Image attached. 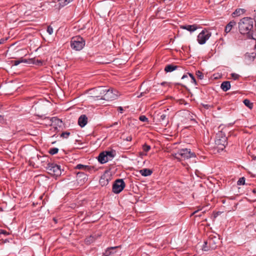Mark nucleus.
Masks as SVG:
<instances>
[{"label":"nucleus","mask_w":256,"mask_h":256,"mask_svg":"<svg viewBox=\"0 0 256 256\" xmlns=\"http://www.w3.org/2000/svg\"><path fill=\"white\" fill-rule=\"evenodd\" d=\"M253 19L246 17L241 19L238 22V30L242 34H246L249 38L255 40L253 36Z\"/></svg>","instance_id":"nucleus-1"},{"label":"nucleus","mask_w":256,"mask_h":256,"mask_svg":"<svg viewBox=\"0 0 256 256\" xmlns=\"http://www.w3.org/2000/svg\"><path fill=\"white\" fill-rule=\"evenodd\" d=\"M220 239L216 236L210 235L208 240L204 242L202 246V250L208 251L210 250H214L218 246Z\"/></svg>","instance_id":"nucleus-2"},{"label":"nucleus","mask_w":256,"mask_h":256,"mask_svg":"<svg viewBox=\"0 0 256 256\" xmlns=\"http://www.w3.org/2000/svg\"><path fill=\"white\" fill-rule=\"evenodd\" d=\"M85 45V40L80 36H74L70 40L71 48L76 50H81Z\"/></svg>","instance_id":"nucleus-3"},{"label":"nucleus","mask_w":256,"mask_h":256,"mask_svg":"<svg viewBox=\"0 0 256 256\" xmlns=\"http://www.w3.org/2000/svg\"><path fill=\"white\" fill-rule=\"evenodd\" d=\"M115 154L113 151H104L100 153L98 156V162L104 164L111 160L114 156Z\"/></svg>","instance_id":"nucleus-4"},{"label":"nucleus","mask_w":256,"mask_h":256,"mask_svg":"<svg viewBox=\"0 0 256 256\" xmlns=\"http://www.w3.org/2000/svg\"><path fill=\"white\" fill-rule=\"evenodd\" d=\"M48 172L56 176H58L62 174L60 166L54 163H48L46 167Z\"/></svg>","instance_id":"nucleus-5"},{"label":"nucleus","mask_w":256,"mask_h":256,"mask_svg":"<svg viewBox=\"0 0 256 256\" xmlns=\"http://www.w3.org/2000/svg\"><path fill=\"white\" fill-rule=\"evenodd\" d=\"M104 93L103 94V98H102L101 99L109 101L116 99L117 98L118 92L116 90L113 89L107 90L104 88Z\"/></svg>","instance_id":"nucleus-6"},{"label":"nucleus","mask_w":256,"mask_h":256,"mask_svg":"<svg viewBox=\"0 0 256 256\" xmlns=\"http://www.w3.org/2000/svg\"><path fill=\"white\" fill-rule=\"evenodd\" d=\"M210 36L211 32L204 29L198 36L197 40L200 44H204Z\"/></svg>","instance_id":"nucleus-7"},{"label":"nucleus","mask_w":256,"mask_h":256,"mask_svg":"<svg viewBox=\"0 0 256 256\" xmlns=\"http://www.w3.org/2000/svg\"><path fill=\"white\" fill-rule=\"evenodd\" d=\"M104 93V87L100 86L94 88L89 90L90 97L101 99L103 98V94Z\"/></svg>","instance_id":"nucleus-8"},{"label":"nucleus","mask_w":256,"mask_h":256,"mask_svg":"<svg viewBox=\"0 0 256 256\" xmlns=\"http://www.w3.org/2000/svg\"><path fill=\"white\" fill-rule=\"evenodd\" d=\"M125 183L122 179H118L112 185V192L114 194H119L124 188Z\"/></svg>","instance_id":"nucleus-9"},{"label":"nucleus","mask_w":256,"mask_h":256,"mask_svg":"<svg viewBox=\"0 0 256 256\" xmlns=\"http://www.w3.org/2000/svg\"><path fill=\"white\" fill-rule=\"evenodd\" d=\"M178 154L181 156L182 158L184 160H188L190 158H195L196 157L195 153L191 152L190 150L188 148L179 150Z\"/></svg>","instance_id":"nucleus-10"},{"label":"nucleus","mask_w":256,"mask_h":256,"mask_svg":"<svg viewBox=\"0 0 256 256\" xmlns=\"http://www.w3.org/2000/svg\"><path fill=\"white\" fill-rule=\"evenodd\" d=\"M50 126L52 128H60L64 126V123L62 121L57 118L56 117H53L50 120Z\"/></svg>","instance_id":"nucleus-11"},{"label":"nucleus","mask_w":256,"mask_h":256,"mask_svg":"<svg viewBox=\"0 0 256 256\" xmlns=\"http://www.w3.org/2000/svg\"><path fill=\"white\" fill-rule=\"evenodd\" d=\"M215 142H217L227 143V137L222 130H219L216 134Z\"/></svg>","instance_id":"nucleus-12"},{"label":"nucleus","mask_w":256,"mask_h":256,"mask_svg":"<svg viewBox=\"0 0 256 256\" xmlns=\"http://www.w3.org/2000/svg\"><path fill=\"white\" fill-rule=\"evenodd\" d=\"M76 180L79 184H82L88 180V176L83 172H79L76 175Z\"/></svg>","instance_id":"nucleus-13"},{"label":"nucleus","mask_w":256,"mask_h":256,"mask_svg":"<svg viewBox=\"0 0 256 256\" xmlns=\"http://www.w3.org/2000/svg\"><path fill=\"white\" fill-rule=\"evenodd\" d=\"M158 120L160 122H162V124L164 126H166L168 122V116L166 114L163 113H160L158 114Z\"/></svg>","instance_id":"nucleus-14"},{"label":"nucleus","mask_w":256,"mask_h":256,"mask_svg":"<svg viewBox=\"0 0 256 256\" xmlns=\"http://www.w3.org/2000/svg\"><path fill=\"white\" fill-rule=\"evenodd\" d=\"M88 123V118L84 115H81L78 119V124L81 127H84Z\"/></svg>","instance_id":"nucleus-15"},{"label":"nucleus","mask_w":256,"mask_h":256,"mask_svg":"<svg viewBox=\"0 0 256 256\" xmlns=\"http://www.w3.org/2000/svg\"><path fill=\"white\" fill-rule=\"evenodd\" d=\"M40 158H46L45 156H42L40 155L36 154L34 156L31 157L30 158L29 162L30 166H34L35 163H38V160H40Z\"/></svg>","instance_id":"nucleus-16"},{"label":"nucleus","mask_w":256,"mask_h":256,"mask_svg":"<svg viewBox=\"0 0 256 256\" xmlns=\"http://www.w3.org/2000/svg\"><path fill=\"white\" fill-rule=\"evenodd\" d=\"M110 179V178L108 174H103L100 180V184L102 186H106L109 182Z\"/></svg>","instance_id":"nucleus-17"},{"label":"nucleus","mask_w":256,"mask_h":256,"mask_svg":"<svg viewBox=\"0 0 256 256\" xmlns=\"http://www.w3.org/2000/svg\"><path fill=\"white\" fill-rule=\"evenodd\" d=\"M120 246H112L107 248V249L105 250L104 252L103 253L102 256H110L112 254H114L116 252H114V250L118 248H120Z\"/></svg>","instance_id":"nucleus-18"},{"label":"nucleus","mask_w":256,"mask_h":256,"mask_svg":"<svg viewBox=\"0 0 256 256\" xmlns=\"http://www.w3.org/2000/svg\"><path fill=\"white\" fill-rule=\"evenodd\" d=\"M180 28L183 30H186L190 32H193L197 30L198 26L196 24L184 25L180 26Z\"/></svg>","instance_id":"nucleus-19"},{"label":"nucleus","mask_w":256,"mask_h":256,"mask_svg":"<svg viewBox=\"0 0 256 256\" xmlns=\"http://www.w3.org/2000/svg\"><path fill=\"white\" fill-rule=\"evenodd\" d=\"M28 64H34L36 66H41L43 65L44 61L40 60H38L36 58H30L28 60Z\"/></svg>","instance_id":"nucleus-20"},{"label":"nucleus","mask_w":256,"mask_h":256,"mask_svg":"<svg viewBox=\"0 0 256 256\" xmlns=\"http://www.w3.org/2000/svg\"><path fill=\"white\" fill-rule=\"evenodd\" d=\"M220 88L224 92L228 91L230 88V82L229 81L222 82L221 84Z\"/></svg>","instance_id":"nucleus-21"},{"label":"nucleus","mask_w":256,"mask_h":256,"mask_svg":"<svg viewBox=\"0 0 256 256\" xmlns=\"http://www.w3.org/2000/svg\"><path fill=\"white\" fill-rule=\"evenodd\" d=\"M236 22L234 20L230 21L225 28V32L228 33L230 32L232 28L236 26Z\"/></svg>","instance_id":"nucleus-22"},{"label":"nucleus","mask_w":256,"mask_h":256,"mask_svg":"<svg viewBox=\"0 0 256 256\" xmlns=\"http://www.w3.org/2000/svg\"><path fill=\"white\" fill-rule=\"evenodd\" d=\"M152 171L148 168H143L140 170V173L144 176H147L151 175Z\"/></svg>","instance_id":"nucleus-23"},{"label":"nucleus","mask_w":256,"mask_h":256,"mask_svg":"<svg viewBox=\"0 0 256 256\" xmlns=\"http://www.w3.org/2000/svg\"><path fill=\"white\" fill-rule=\"evenodd\" d=\"M178 68V66L173 64L166 65L164 68V71L166 72H172L176 70Z\"/></svg>","instance_id":"nucleus-24"},{"label":"nucleus","mask_w":256,"mask_h":256,"mask_svg":"<svg viewBox=\"0 0 256 256\" xmlns=\"http://www.w3.org/2000/svg\"><path fill=\"white\" fill-rule=\"evenodd\" d=\"M256 56V54L254 52L248 53L247 52L245 54V58L250 61L254 60Z\"/></svg>","instance_id":"nucleus-25"},{"label":"nucleus","mask_w":256,"mask_h":256,"mask_svg":"<svg viewBox=\"0 0 256 256\" xmlns=\"http://www.w3.org/2000/svg\"><path fill=\"white\" fill-rule=\"evenodd\" d=\"M217 146L216 148H218V152H219L220 150H222L226 147V145L227 143H222V142H215Z\"/></svg>","instance_id":"nucleus-26"},{"label":"nucleus","mask_w":256,"mask_h":256,"mask_svg":"<svg viewBox=\"0 0 256 256\" xmlns=\"http://www.w3.org/2000/svg\"><path fill=\"white\" fill-rule=\"evenodd\" d=\"M12 62L14 66H18V64H20L22 62L27 63V62H28V60L26 59H24L22 58H20L18 60H16L12 61Z\"/></svg>","instance_id":"nucleus-27"},{"label":"nucleus","mask_w":256,"mask_h":256,"mask_svg":"<svg viewBox=\"0 0 256 256\" xmlns=\"http://www.w3.org/2000/svg\"><path fill=\"white\" fill-rule=\"evenodd\" d=\"M245 10L244 9L239 8L236 9L233 13L232 15L234 16H238L241 14H242L244 12Z\"/></svg>","instance_id":"nucleus-28"},{"label":"nucleus","mask_w":256,"mask_h":256,"mask_svg":"<svg viewBox=\"0 0 256 256\" xmlns=\"http://www.w3.org/2000/svg\"><path fill=\"white\" fill-rule=\"evenodd\" d=\"M244 104L250 109H252L253 108V103L251 102L248 99H245L244 100Z\"/></svg>","instance_id":"nucleus-29"},{"label":"nucleus","mask_w":256,"mask_h":256,"mask_svg":"<svg viewBox=\"0 0 256 256\" xmlns=\"http://www.w3.org/2000/svg\"><path fill=\"white\" fill-rule=\"evenodd\" d=\"M73 0H59V4L61 6H64Z\"/></svg>","instance_id":"nucleus-30"},{"label":"nucleus","mask_w":256,"mask_h":256,"mask_svg":"<svg viewBox=\"0 0 256 256\" xmlns=\"http://www.w3.org/2000/svg\"><path fill=\"white\" fill-rule=\"evenodd\" d=\"M58 152V149L56 148H53L50 149V150H49V153L52 155H54V154H57Z\"/></svg>","instance_id":"nucleus-31"},{"label":"nucleus","mask_w":256,"mask_h":256,"mask_svg":"<svg viewBox=\"0 0 256 256\" xmlns=\"http://www.w3.org/2000/svg\"><path fill=\"white\" fill-rule=\"evenodd\" d=\"M70 132H62L60 134V138H68V136H70Z\"/></svg>","instance_id":"nucleus-32"},{"label":"nucleus","mask_w":256,"mask_h":256,"mask_svg":"<svg viewBox=\"0 0 256 256\" xmlns=\"http://www.w3.org/2000/svg\"><path fill=\"white\" fill-rule=\"evenodd\" d=\"M88 167V166L84 165L82 164H78L76 166V168L78 169V170H84L86 169Z\"/></svg>","instance_id":"nucleus-33"},{"label":"nucleus","mask_w":256,"mask_h":256,"mask_svg":"<svg viewBox=\"0 0 256 256\" xmlns=\"http://www.w3.org/2000/svg\"><path fill=\"white\" fill-rule=\"evenodd\" d=\"M238 185H244L245 184V178L244 177L240 178L237 182Z\"/></svg>","instance_id":"nucleus-34"},{"label":"nucleus","mask_w":256,"mask_h":256,"mask_svg":"<svg viewBox=\"0 0 256 256\" xmlns=\"http://www.w3.org/2000/svg\"><path fill=\"white\" fill-rule=\"evenodd\" d=\"M196 75L197 77L200 80H202L204 78V74L202 72H200V70L196 72Z\"/></svg>","instance_id":"nucleus-35"},{"label":"nucleus","mask_w":256,"mask_h":256,"mask_svg":"<svg viewBox=\"0 0 256 256\" xmlns=\"http://www.w3.org/2000/svg\"><path fill=\"white\" fill-rule=\"evenodd\" d=\"M188 74L189 76L192 78V82L194 83V84L195 85H196L197 84L196 81V80L194 76V75L191 73H188Z\"/></svg>","instance_id":"nucleus-36"},{"label":"nucleus","mask_w":256,"mask_h":256,"mask_svg":"<svg viewBox=\"0 0 256 256\" xmlns=\"http://www.w3.org/2000/svg\"><path fill=\"white\" fill-rule=\"evenodd\" d=\"M142 148L144 151L145 152H148L150 149V146L144 144V145H143Z\"/></svg>","instance_id":"nucleus-37"},{"label":"nucleus","mask_w":256,"mask_h":256,"mask_svg":"<svg viewBox=\"0 0 256 256\" xmlns=\"http://www.w3.org/2000/svg\"><path fill=\"white\" fill-rule=\"evenodd\" d=\"M94 240V237L92 236H90V238L86 239V244H90L91 242H92Z\"/></svg>","instance_id":"nucleus-38"},{"label":"nucleus","mask_w":256,"mask_h":256,"mask_svg":"<svg viewBox=\"0 0 256 256\" xmlns=\"http://www.w3.org/2000/svg\"><path fill=\"white\" fill-rule=\"evenodd\" d=\"M139 120L142 122H148V118L144 115L140 116Z\"/></svg>","instance_id":"nucleus-39"},{"label":"nucleus","mask_w":256,"mask_h":256,"mask_svg":"<svg viewBox=\"0 0 256 256\" xmlns=\"http://www.w3.org/2000/svg\"><path fill=\"white\" fill-rule=\"evenodd\" d=\"M231 76H232V78L234 80H236L238 79L240 76L238 74H236L235 73H232L231 74Z\"/></svg>","instance_id":"nucleus-40"},{"label":"nucleus","mask_w":256,"mask_h":256,"mask_svg":"<svg viewBox=\"0 0 256 256\" xmlns=\"http://www.w3.org/2000/svg\"><path fill=\"white\" fill-rule=\"evenodd\" d=\"M47 32L50 34H52L53 32V28H52L49 26H48L47 28Z\"/></svg>","instance_id":"nucleus-41"},{"label":"nucleus","mask_w":256,"mask_h":256,"mask_svg":"<svg viewBox=\"0 0 256 256\" xmlns=\"http://www.w3.org/2000/svg\"><path fill=\"white\" fill-rule=\"evenodd\" d=\"M202 106H204V108L206 109H208V108H210L212 107V106L210 105V104H202Z\"/></svg>","instance_id":"nucleus-42"},{"label":"nucleus","mask_w":256,"mask_h":256,"mask_svg":"<svg viewBox=\"0 0 256 256\" xmlns=\"http://www.w3.org/2000/svg\"><path fill=\"white\" fill-rule=\"evenodd\" d=\"M1 231L2 232H0V234H5V235H8L9 234L8 232L4 230H3L1 229Z\"/></svg>","instance_id":"nucleus-43"},{"label":"nucleus","mask_w":256,"mask_h":256,"mask_svg":"<svg viewBox=\"0 0 256 256\" xmlns=\"http://www.w3.org/2000/svg\"><path fill=\"white\" fill-rule=\"evenodd\" d=\"M173 156L176 159L180 160V158L178 157L180 156L178 153L172 154Z\"/></svg>","instance_id":"nucleus-44"},{"label":"nucleus","mask_w":256,"mask_h":256,"mask_svg":"<svg viewBox=\"0 0 256 256\" xmlns=\"http://www.w3.org/2000/svg\"><path fill=\"white\" fill-rule=\"evenodd\" d=\"M118 110L120 112L122 113L124 110L122 106L118 107Z\"/></svg>","instance_id":"nucleus-45"},{"label":"nucleus","mask_w":256,"mask_h":256,"mask_svg":"<svg viewBox=\"0 0 256 256\" xmlns=\"http://www.w3.org/2000/svg\"><path fill=\"white\" fill-rule=\"evenodd\" d=\"M28 134L32 136H36L37 132L36 131L32 132V133L28 132Z\"/></svg>","instance_id":"nucleus-46"},{"label":"nucleus","mask_w":256,"mask_h":256,"mask_svg":"<svg viewBox=\"0 0 256 256\" xmlns=\"http://www.w3.org/2000/svg\"><path fill=\"white\" fill-rule=\"evenodd\" d=\"M132 140V137L131 136H128V137L126 138V141H130Z\"/></svg>","instance_id":"nucleus-47"},{"label":"nucleus","mask_w":256,"mask_h":256,"mask_svg":"<svg viewBox=\"0 0 256 256\" xmlns=\"http://www.w3.org/2000/svg\"><path fill=\"white\" fill-rule=\"evenodd\" d=\"M45 158H40V160H38V162H44L45 161V160H44Z\"/></svg>","instance_id":"nucleus-48"},{"label":"nucleus","mask_w":256,"mask_h":256,"mask_svg":"<svg viewBox=\"0 0 256 256\" xmlns=\"http://www.w3.org/2000/svg\"><path fill=\"white\" fill-rule=\"evenodd\" d=\"M5 40L2 38L0 40V44H3L5 42Z\"/></svg>","instance_id":"nucleus-49"},{"label":"nucleus","mask_w":256,"mask_h":256,"mask_svg":"<svg viewBox=\"0 0 256 256\" xmlns=\"http://www.w3.org/2000/svg\"><path fill=\"white\" fill-rule=\"evenodd\" d=\"M187 78V75L186 74H184L183 75V76H182V79H184V78Z\"/></svg>","instance_id":"nucleus-50"},{"label":"nucleus","mask_w":256,"mask_h":256,"mask_svg":"<svg viewBox=\"0 0 256 256\" xmlns=\"http://www.w3.org/2000/svg\"><path fill=\"white\" fill-rule=\"evenodd\" d=\"M198 210L194 211L192 214H194L198 212Z\"/></svg>","instance_id":"nucleus-51"},{"label":"nucleus","mask_w":256,"mask_h":256,"mask_svg":"<svg viewBox=\"0 0 256 256\" xmlns=\"http://www.w3.org/2000/svg\"><path fill=\"white\" fill-rule=\"evenodd\" d=\"M3 120V117L0 115V122Z\"/></svg>","instance_id":"nucleus-52"},{"label":"nucleus","mask_w":256,"mask_h":256,"mask_svg":"<svg viewBox=\"0 0 256 256\" xmlns=\"http://www.w3.org/2000/svg\"><path fill=\"white\" fill-rule=\"evenodd\" d=\"M252 192H253V193H254V194H256V190L254 189V190H252Z\"/></svg>","instance_id":"nucleus-53"},{"label":"nucleus","mask_w":256,"mask_h":256,"mask_svg":"<svg viewBox=\"0 0 256 256\" xmlns=\"http://www.w3.org/2000/svg\"><path fill=\"white\" fill-rule=\"evenodd\" d=\"M118 122H116L114 124V126H116V125H118Z\"/></svg>","instance_id":"nucleus-54"},{"label":"nucleus","mask_w":256,"mask_h":256,"mask_svg":"<svg viewBox=\"0 0 256 256\" xmlns=\"http://www.w3.org/2000/svg\"><path fill=\"white\" fill-rule=\"evenodd\" d=\"M175 84H176V85H182V84H180V83H176Z\"/></svg>","instance_id":"nucleus-55"},{"label":"nucleus","mask_w":256,"mask_h":256,"mask_svg":"<svg viewBox=\"0 0 256 256\" xmlns=\"http://www.w3.org/2000/svg\"><path fill=\"white\" fill-rule=\"evenodd\" d=\"M58 136H56V134H54L52 137L53 138V137H58Z\"/></svg>","instance_id":"nucleus-56"},{"label":"nucleus","mask_w":256,"mask_h":256,"mask_svg":"<svg viewBox=\"0 0 256 256\" xmlns=\"http://www.w3.org/2000/svg\"><path fill=\"white\" fill-rule=\"evenodd\" d=\"M56 142H52V144H54Z\"/></svg>","instance_id":"nucleus-57"},{"label":"nucleus","mask_w":256,"mask_h":256,"mask_svg":"<svg viewBox=\"0 0 256 256\" xmlns=\"http://www.w3.org/2000/svg\"><path fill=\"white\" fill-rule=\"evenodd\" d=\"M164 84V82H162V84L163 85V84Z\"/></svg>","instance_id":"nucleus-58"},{"label":"nucleus","mask_w":256,"mask_h":256,"mask_svg":"<svg viewBox=\"0 0 256 256\" xmlns=\"http://www.w3.org/2000/svg\"><path fill=\"white\" fill-rule=\"evenodd\" d=\"M142 96V93H141L140 96Z\"/></svg>","instance_id":"nucleus-59"},{"label":"nucleus","mask_w":256,"mask_h":256,"mask_svg":"<svg viewBox=\"0 0 256 256\" xmlns=\"http://www.w3.org/2000/svg\"><path fill=\"white\" fill-rule=\"evenodd\" d=\"M0 232H2V231H1V229H0Z\"/></svg>","instance_id":"nucleus-60"}]
</instances>
